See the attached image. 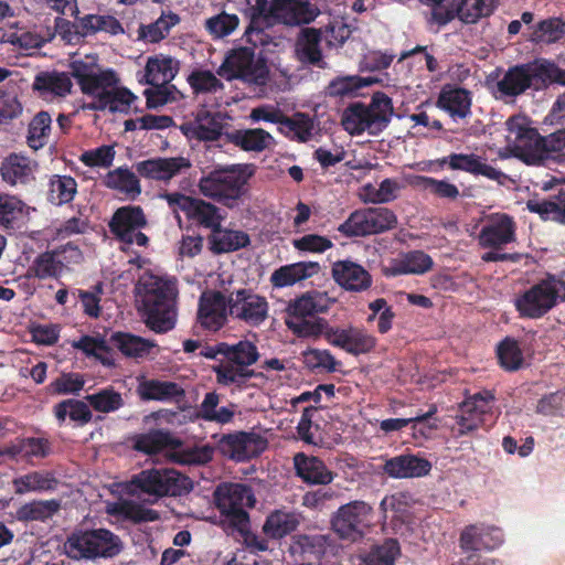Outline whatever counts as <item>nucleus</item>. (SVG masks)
Returning a JSON list of instances; mask_svg holds the SVG:
<instances>
[{
    "label": "nucleus",
    "mask_w": 565,
    "mask_h": 565,
    "mask_svg": "<svg viewBox=\"0 0 565 565\" xmlns=\"http://www.w3.org/2000/svg\"><path fill=\"white\" fill-rule=\"evenodd\" d=\"M206 239L209 249L214 255L233 253L250 244V237L246 232L223 227L222 223L207 235Z\"/></svg>",
    "instance_id": "c756f323"
},
{
    "label": "nucleus",
    "mask_w": 565,
    "mask_h": 565,
    "mask_svg": "<svg viewBox=\"0 0 565 565\" xmlns=\"http://www.w3.org/2000/svg\"><path fill=\"white\" fill-rule=\"evenodd\" d=\"M64 271L63 260L57 258L54 249L40 253L26 270L28 278L57 279Z\"/></svg>",
    "instance_id": "79ce46f5"
},
{
    "label": "nucleus",
    "mask_w": 565,
    "mask_h": 565,
    "mask_svg": "<svg viewBox=\"0 0 565 565\" xmlns=\"http://www.w3.org/2000/svg\"><path fill=\"white\" fill-rule=\"evenodd\" d=\"M185 216L189 221L194 222L199 226L209 228L211 232L224 220L220 207L198 198L192 199L185 212Z\"/></svg>",
    "instance_id": "ea45409f"
},
{
    "label": "nucleus",
    "mask_w": 565,
    "mask_h": 565,
    "mask_svg": "<svg viewBox=\"0 0 565 565\" xmlns=\"http://www.w3.org/2000/svg\"><path fill=\"white\" fill-rule=\"evenodd\" d=\"M396 225L397 216L388 207H367L352 212L338 231L345 237H358L384 233Z\"/></svg>",
    "instance_id": "9b49d317"
},
{
    "label": "nucleus",
    "mask_w": 565,
    "mask_h": 565,
    "mask_svg": "<svg viewBox=\"0 0 565 565\" xmlns=\"http://www.w3.org/2000/svg\"><path fill=\"white\" fill-rule=\"evenodd\" d=\"M146 316L147 327L156 333H166L175 326L178 288L175 280L145 274L136 287Z\"/></svg>",
    "instance_id": "f257e3e1"
},
{
    "label": "nucleus",
    "mask_w": 565,
    "mask_h": 565,
    "mask_svg": "<svg viewBox=\"0 0 565 565\" xmlns=\"http://www.w3.org/2000/svg\"><path fill=\"white\" fill-rule=\"evenodd\" d=\"M285 323L298 338H318L323 335L328 342V333L332 332V326L324 318H316L315 320L286 318Z\"/></svg>",
    "instance_id": "5fc2aeb1"
},
{
    "label": "nucleus",
    "mask_w": 565,
    "mask_h": 565,
    "mask_svg": "<svg viewBox=\"0 0 565 565\" xmlns=\"http://www.w3.org/2000/svg\"><path fill=\"white\" fill-rule=\"evenodd\" d=\"M498 0H460L456 8L457 17L466 24L477 23L490 17L497 8Z\"/></svg>",
    "instance_id": "13d9d810"
},
{
    "label": "nucleus",
    "mask_w": 565,
    "mask_h": 565,
    "mask_svg": "<svg viewBox=\"0 0 565 565\" xmlns=\"http://www.w3.org/2000/svg\"><path fill=\"white\" fill-rule=\"evenodd\" d=\"M497 356L500 366L508 372L518 371L524 364L523 352L519 342L510 337L504 338L498 344Z\"/></svg>",
    "instance_id": "0e129e2a"
},
{
    "label": "nucleus",
    "mask_w": 565,
    "mask_h": 565,
    "mask_svg": "<svg viewBox=\"0 0 565 565\" xmlns=\"http://www.w3.org/2000/svg\"><path fill=\"white\" fill-rule=\"evenodd\" d=\"M294 466L296 475L307 484L327 486L337 476L322 459L305 452H298L294 456Z\"/></svg>",
    "instance_id": "393cba45"
},
{
    "label": "nucleus",
    "mask_w": 565,
    "mask_h": 565,
    "mask_svg": "<svg viewBox=\"0 0 565 565\" xmlns=\"http://www.w3.org/2000/svg\"><path fill=\"white\" fill-rule=\"evenodd\" d=\"M179 65L170 56H150L145 67V74L139 79L141 84L156 85L169 84L178 74Z\"/></svg>",
    "instance_id": "f704fd0d"
},
{
    "label": "nucleus",
    "mask_w": 565,
    "mask_h": 565,
    "mask_svg": "<svg viewBox=\"0 0 565 565\" xmlns=\"http://www.w3.org/2000/svg\"><path fill=\"white\" fill-rule=\"evenodd\" d=\"M87 403L99 413H113L124 406V399L119 392L111 386L105 387L97 393L85 397Z\"/></svg>",
    "instance_id": "774afa93"
},
{
    "label": "nucleus",
    "mask_w": 565,
    "mask_h": 565,
    "mask_svg": "<svg viewBox=\"0 0 565 565\" xmlns=\"http://www.w3.org/2000/svg\"><path fill=\"white\" fill-rule=\"evenodd\" d=\"M379 81L375 77L359 75L337 76L327 85L324 94L331 98H352L361 88L371 86Z\"/></svg>",
    "instance_id": "4c0bfd02"
},
{
    "label": "nucleus",
    "mask_w": 565,
    "mask_h": 565,
    "mask_svg": "<svg viewBox=\"0 0 565 565\" xmlns=\"http://www.w3.org/2000/svg\"><path fill=\"white\" fill-rule=\"evenodd\" d=\"M138 394L142 401L171 402L185 396L181 385L171 381L145 380L138 385Z\"/></svg>",
    "instance_id": "72a5a7b5"
},
{
    "label": "nucleus",
    "mask_w": 565,
    "mask_h": 565,
    "mask_svg": "<svg viewBox=\"0 0 565 565\" xmlns=\"http://www.w3.org/2000/svg\"><path fill=\"white\" fill-rule=\"evenodd\" d=\"M179 21L180 18L174 13L162 14L148 25L141 24L138 30V39L149 43H158L170 33L171 28Z\"/></svg>",
    "instance_id": "680f3d73"
},
{
    "label": "nucleus",
    "mask_w": 565,
    "mask_h": 565,
    "mask_svg": "<svg viewBox=\"0 0 565 565\" xmlns=\"http://www.w3.org/2000/svg\"><path fill=\"white\" fill-rule=\"evenodd\" d=\"M439 167L447 166L454 171H463L475 177H484L489 180L503 184L508 179L507 174L500 169L489 164L487 159L476 153H456L437 159Z\"/></svg>",
    "instance_id": "dca6fc26"
},
{
    "label": "nucleus",
    "mask_w": 565,
    "mask_h": 565,
    "mask_svg": "<svg viewBox=\"0 0 565 565\" xmlns=\"http://www.w3.org/2000/svg\"><path fill=\"white\" fill-rule=\"evenodd\" d=\"M138 99V97L127 87L124 86H111V89L100 96L97 100H92L84 105V109L104 111L109 110L110 113L129 114L131 105Z\"/></svg>",
    "instance_id": "7c9ffc66"
},
{
    "label": "nucleus",
    "mask_w": 565,
    "mask_h": 565,
    "mask_svg": "<svg viewBox=\"0 0 565 565\" xmlns=\"http://www.w3.org/2000/svg\"><path fill=\"white\" fill-rule=\"evenodd\" d=\"M545 139L535 130L521 146L513 147V154L527 166H544L546 162Z\"/></svg>",
    "instance_id": "49530a36"
},
{
    "label": "nucleus",
    "mask_w": 565,
    "mask_h": 565,
    "mask_svg": "<svg viewBox=\"0 0 565 565\" xmlns=\"http://www.w3.org/2000/svg\"><path fill=\"white\" fill-rule=\"evenodd\" d=\"M274 12H278L277 22L286 25L308 24L320 13L308 0H274Z\"/></svg>",
    "instance_id": "bb28decb"
},
{
    "label": "nucleus",
    "mask_w": 565,
    "mask_h": 565,
    "mask_svg": "<svg viewBox=\"0 0 565 565\" xmlns=\"http://www.w3.org/2000/svg\"><path fill=\"white\" fill-rule=\"evenodd\" d=\"M332 278L345 290L361 292L372 286L371 274L352 260H338L332 265Z\"/></svg>",
    "instance_id": "5701e85b"
},
{
    "label": "nucleus",
    "mask_w": 565,
    "mask_h": 565,
    "mask_svg": "<svg viewBox=\"0 0 565 565\" xmlns=\"http://www.w3.org/2000/svg\"><path fill=\"white\" fill-rule=\"evenodd\" d=\"M502 542V531L483 523L467 525L459 537V546L465 552L491 551L499 547Z\"/></svg>",
    "instance_id": "412c9836"
},
{
    "label": "nucleus",
    "mask_w": 565,
    "mask_h": 565,
    "mask_svg": "<svg viewBox=\"0 0 565 565\" xmlns=\"http://www.w3.org/2000/svg\"><path fill=\"white\" fill-rule=\"evenodd\" d=\"M436 413H437V406L435 404H433V405H430L427 413L417 415L412 418H387V419H384L381 422L380 428L385 433H391V431L401 430L402 428L408 426L411 423H414V425H413L414 433L415 434L419 433L422 436L427 437L428 434L433 429L437 428V425L436 424L429 425L427 427V431H425L422 427H419V425L427 422Z\"/></svg>",
    "instance_id": "e2e57ef3"
},
{
    "label": "nucleus",
    "mask_w": 565,
    "mask_h": 565,
    "mask_svg": "<svg viewBox=\"0 0 565 565\" xmlns=\"http://www.w3.org/2000/svg\"><path fill=\"white\" fill-rule=\"evenodd\" d=\"M471 92L450 84L441 87L436 100V107L447 113L454 120L469 117L471 115Z\"/></svg>",
    "instance_id": "4be33fe9"
},
{
    "label": "nucleus",
    "mask_w": 565,
    "mask_h": 565,
    "mask_svg": "<svg viewBox=\"0 0 565 565\" xmlns=\"http://www.w3.org/2000/svg\"><path fill=\"white\" fill-rule=\"evenodd\" d=\"M401 555V545L396 539H385L373 544L361 557V565H395Z\"/></svg>",
    "instance_id": "de8ad7c7"
},
{
    "label": "nucleus",
    "mask_w": 565,
    "mask_h": 565,
    "mask_svg": "<svg viewBox=\"0 0 565 565\" xmlns=\"http://www.w3.org/2000/svg\"><path fill=\"white\" fill-rule=\"evenodd\" d=\"M148 224L143 210L139 205H125L116 210L108 224L111 234L120 241H131L130 234Z\"/></svg>",
    "instance_id": "b1692460"
},
{
    "label": "nucleus",
    "mask_w": 565,
    "mask_h": 565,
    "mask_svg": "<svg viewBox=\"0 0 565 565\" xmlns=\"http://www.w3.org/2000/svg\"><path fill=\"white\" fill-rule=\"evenodd\" d=\"M260 358L255 343L239 340L237 343L225 345V359L212 366L217 384L222 386H244L248 380L260 374L250 369Z\"/></svg>",
    "instance_id": "423d86ee"
},
{
    "label": "nucleus",
    "mask_w": 565,
    "mask_h": 565,
    "mask_svg": "<svg viewBox=\"0 0 565 565\" xmlns=\"http://www.w3.org/2000/svg\"><path fill=\"white\" fill-rule=\"evenodd\" d=\"M65 548L74 558L94 559L114 557L122 548L120 539L106 529L78 530L73 532L65 543Z\"/></svg>",
    "instance_id": "1a4fd4ad"
},
{
    "label": "nucleus",
    "mask_w": 565,
    "mask_h": 565,
    "mask_svg": "<svg viewBox=\"0 0 565 565\" xmlns=\"http://www.w3.org/2000/svg\"><path fill=\"white\" fill-rule=\"evenodd\" d=\"M53 413L60 425L66 420L67 416L78 426L88 424L93 418L89 406L85 402L74 398L64 399L57 403L53 407Z\"/></svg>",
    "instance_id": "3c124183"
},
{
    "label": "nucleus",
    "mask_w": 565,
    "mask_h": 565,
    "mask_svg": "<svg viewBox=\"0 0 565 565\" xmlns=\"http://www.w3.org/2000/svg\"><path fill=\"white\" fill-rule=\"evenodd\" d=\"M230 315L228 296L221 291L203 292L199 298L196 322L203 330L216 332L221 330Z\"/></svg>",
    "instance_id": "f3484780"
},
{
    "label": "nucleus",
    "mask_w": 565,
    "mask_h": 565,
    "mask_svg": "<svg viewBox=\"0 0 565 565\" xmlns=\"http://www.w3.org/2000/svg\"><path fill=\"white\" fill-rule=\"evenodd\" d=\"M228 305L230 316L248 327L257 328L268 318L269 303L266 297L250 288H239L231 291Z\"/></svg>",
    "instance_id": "ddd939ff"
},
{
    "label": "nucleus",
    "mask_w": 565,
    "mask_h": 565,
    "mask_svg": "<svg viewBox=\"0 0 565 565\" xmlns=\"http://www.w3.org/2000/svg\"><path fill=\"white\" fill-rule=\"evenodd\" d=\"M217 74L228 82L239 79L247 84L265 86L269 81L270 71L266 57H255L253 47L239 46L227 53Z\"/></svg>",
    "instance_id": "6e6552de"
},
{
    "label": "nucleus",
    "mask_w": 565,
    "mask_h": 565,
    "mask_svg": "<svg viewBox=\"0 0 565 565\" xmlns=\"http://www.w3.org/2000/svg\"><path fill=\"white\" fill-rule=\"evenodd\" d=\"M191 167V161L184 157H158L135 164L136 171L140 177L166 183Z\"/></svg>",
    "instance_id": "aec40b11"
},
{
    "label": "nucleus",
    "mask_w": 565,
    "mask_h": 565,
    "mask_svg": "<svg viewBox=\"0 0 565 565\" xmlns=\"http://www.w3.org/2000/svg\"><path fill=\"white\" fill-rule=\"evenodd\" d=\"M326 297L317 291L307 292L290 301L287 307V318L301 319L326 312Z\"/></svg>",
    "instance_id": "37998d69"
},
{
    "label": "nucleus",
    "mask_w": 565,
    "mask_h": 565,
    "mask_svg": "<svg viewBox=\"0 0 565 565\" xmlns=\"http://www.w3.org/2000/svg\"><path fill=\"white\" fill-rule=\"evenodd\" d=\"M322 32L316 28H305L298 34L295 44L296 56L302 64L324 68L327 63L323 61L321 50Z\"/></svg>",
    "instance_id": "c85d7f7f"
},
{
    "label": "nucleus",
    "mask_w": 565,
    "mask_h": 565,
    "mask_svg": "<svg viewBox=\"0 0 565 565\" xmlns=\"http://www.w3.org/2000/svg\"><path fill=\"white\" fill-rule=\"evenodd\" d=\"M183 441L169 430L151 429L148 433L136 435L134 449L146 454L157 455L167 450L171 461L179 465H206L212 461L215 448L209 444L182 448Z\"/></svg>",
    "instance_id": "f03ea898"
},
{
    "label": "nucleus",
    "mask_w": 565,
    "mask_h": 565,
    "mask_svg": "<svg viewBox=\"0 0 565 565\" xmlns=\"http://www.w3.org/2000/svg\"><path fill=\"white\" fill-rule=\"evenodd\" d=\"M279 129L291 139L307 142L312 136L313 122L308 115L297 113L292 117L281 116Z\"/></svg>",
    "instance_id": "052dcab7"
},
{
    "label": "nucleus",
    "mask_w": 565,
    "mask_h": 565,
    "mask_svg": "<svg viewBox=\"0 0 565 565\" xmlns=\"http://www.w3.org/2000/svg\"><path fill=\"white\" fill-rule=\"evenodd\" d=\"M565 35V22L559 18L542 20L530 35V41L536 44H551Z\"/></svg>",
    "instance_id": "338daca9"
},
{
    "label": "nucleus",
    "mask_w": 565,
    "mask_h": 565,
    "mask_svg": "<svg viewBox=\"0 0 565 565\" xmlns=\"http://www.w3.org/2000/svg\"><path fill=\"white\" fill-rule=\"evenodd\" d=\"M430 470L429 460L412 454L390 458L383 466V472L395 479L420 478L427 476Z\"/></svg>",
    "instance_id": "a878e982"
},
{
    "label": "nucleus",
    "mask_w": 565,
    "mask_h": 565,
    "mask_svg": "<svg viewBox=\"0 0 565 565\" xmlns=\"http://www.w3.org/2000/svg\"><path fill=\"white\" fill-rule=\"evenodd\" d=\"M556 74V63L546 58L515 64L497 82L494 93L499 94L500 98H515L527 89L539 92L553 84Z\"/></svg>",
    "instance_id": "20e7f679"
},
{
    "label": "nucleus",
    "mask_w": 565,
    "mask_h": 565,
    "mask_svg": "<svg viewBox=\"0 0 565 565\" xmlns=\"http://www.w3.org/2000/svg\"><path fill=\"white\" fill-rule=\"evenodd\" d=\"M77 193V182L71 175L53 174L49 181L47 201L61 206L73 201Z\"/></svg>",
    "instance_id": "603ef678"
},
{
    "label": "nucleus",
    "mask_w": 565,
    "mask_h": 565,
    "mask_svg": "<svg viewBox=\"0 0 565 565\" xmlns=\"http://www.w3.org/2000/svg\"><path fill=\"white\" fill-rule=\"evenodd\" d=\"M36 162L29 157L12 152L3 158L0 164V175L10 185H25L35 180Z\"/></svg>",
    "instance_id": "cd10ccee"
},
{
    "label": "nucleus",
    "mask_w": 565,
    "mask_h": 565,
    "mask_svg": "<svg viewBox=\"0 0 565 565\" xmlns=\"http://www.w3.org/2000/svg\"><path fill=\"white\" fill-rule=\"evenodd\" d=\"M321 270L318 262H298L277 268L270 276V284L275 288L292 286L311 278Z\"/></svg>",
    "instance_id": "2f4dec72"
},
{
    "label": "nucleus",
    "mask_w": 565,
    "mask_h": 565,
    "mask_svg": "<svg viewBox=\"0 0 565 565\" xmlns=\"http://www.w3.org/2000/svg\"><path fill=\"white\" fill-rule=\"evenodd\" d=\"M119 81L118 74L113 68H100L79 88L84 95L92 97V100H97L102 95L107 94L111 86H116Z\"/></svg>",
    "instance_id": "6e6d98bb"
},
{
    "label": "nucleus",
    "mask_w": 565,
    "mask_h": 565,
    "mask_svg": "<svg viewBox=\"0 0 565 565\" xmlns=\"http://www.w3.org/2000/svg\"><path fill=\"white\" fill-rule=\"evenodd\" d=\"M515 231L516 223L511 215L492 213L479 233V244L484 248H499L515 242Z\"/></svg>",
    "instance_id": "6ab92c4d"
},
{
    "label": "nucleus",
    "mask_w": 565,
    "mask_h": 565,
    "mask_svg": "<svg viewBox=\"0 0 565 565\" xmlns=\"http://www.w3.org/2000/svg\"><path fill=\"white\" fill-rule=\"evenodd\" d=\"M214 500L225 522L235 531L245 534L249 531V514L245 508L256 503L253 490L244 483H222L214 492Z\"/></svg>",
    "instance_id": "0eeeda50"
},
{
    "label": "nucleus",
    "mask_w": 565,
    "mask_h": 565,
    "mask_svg": "<svg viewBox=\"0 0 565 565\" xmlns=\"http://www.w3.org/2000/svg\"><path fill=\"white\" fill-rule=\"evenodd\" d=\"M393 115L392 98L379 90L372 94L369 105L351 103L342 113L341 125L351 136H360L365 131L379 136L388 127Z\"/></svg>",
    "instance_id": "7ed1b4c3"
},
{
    "label": "nucleus",
    "mask_w": 565,
    "mask_h": 565,
    "mask_svg": "<svg viewBox=\"0 0 565 565\" xmlns=\"http://www.w3.org/2000/svg\"><path fill=\"white\" fill-rule=\"evenodd\" d=\"M216 448L224 457L244 462L258 457L267 448V440L253 431H235L223 435Z\"/></svg>",
    "instance_id": "2eb2a0df"
},
{
    "label": "nucleus",
    "mask_w": 565,
    "mask_h": 565,
    "mask_svg": "<svg viewBox=\"0 0 565 565\" xmlns=\"http://www.w3.org/2000/svg\"><path fill=\"white\" fill-rule=\"evenodd\" d=\"M109 343L122 355L131 359H143L156 347L154 342L128 332H114Z\"/></svg>",
    "instance_id": "c9c22d12"
},
{
    "label": "nucleus",
    "mask_w": 565,
    "mask_h": 565,
    "mask_svg": "<svg viewBox=\"0 0 565 565\" xmlns=\"http://www.w3.org/2000/svg\"><path fill=\"white\" fill-rule=\"evenodd\" d=\"M373 509L364 501L341 505L331 520L333 531L344 540L356 542L372 524Z\"/></svg>",
    "instance_id": "f8f14e48"
},
{
    "label": "nucleus",
    "mask_w": 565,
    "mask_h": 565,
    "mask_svg": "<svg viewBox=\"0 0 565 565\" xmlns=\"http://www.w3.org/2000/svg\"><path fill=\"white\" fill-rule=\"evenodd\" d=\"M61 509V501L33 500L22 504L15 512V516L21 522H45L55 515Z\"/></svg>",
    "instance_id": "c03bdc74"
},
{
    "label": "nucleus",
    "mask_w": 565,
    "mask_h": 565,
    "mask_svg": "<svg viewBox=\"0 0 565 565\" xmlns=\"http://www.w3.org/2000/svg\"><path fill=\"white\" fill-rule=\"evenodd\" d=\"M82 36L94 35L98 32H106L110 35L125 33V30L113 15L86 14L79 18Z\"/></svg>",
    "instance_id": "8fccbe9b"
},
{
    "label": "nucleus",
    "mask_w": 565,
    "mask_h": 565,
    "mask_svg": "<svg viewBox=\"0 0 565 565\" xmlns=\"http://www.w3.org/2000/svg\"><path fill=\"white\" fill-rule=\"evenodd\" d=\"M376 342V338L364 328L353 326L347 328L332 327V332L328 333L329 344L354 356L372 352Z\"/></svg>",
    "instance_id": "a211bd4d"
},
{
    "label": "nucleus",
    "mask_w": 565,
    "mask_h": 565,
    "mask_svg": "<svg viewBox=\"0 0 565 565\" xmlns=\"http://www.w3.org/2000/svg\"><path fill=\"white\" fill-rule=\"evenodd\" d=\"M327 545L324 535H299L291 548L299 555L301 564L318 565L326 554Z\"/></svg>",
    "instance_id": "a19ab883"
},
{
    "label": "nucleus",
    "mask_w": 565,
    "mask_h": 565,
    "mask_svg": "<svg viewBox=\"0 0 565 565\" xmlns=\"http://www.w3.org/2000/svg\"><path fill=\"white\" fill-rule=\"evenodd\" d=\"M52 119L47 111L38 113L29 124L26 143L33 150L43 148L49 140Z\"/></svg>",
    "instance_id": "69168bd1"
},
{
    "label": "nucleus",
    "mask_w": 565,
    "mask_h": 565,
    "mask_svg": "<svg viewBox=\"0 0 565 565\" xmlns=\"http://www.w3.org/2000/svg\"><path fill=\"white\" fill-rule=\"evenodd\" d=\"M13 484L17 493L51 491L56 489L58 480L52 472L33 471L14 479Z\"/></svg>",
    "instance_id": "4d7b16f0"
},
{
    "label": "nucleus",
    "mask_w": 565,
    "mask_h": 565,
    "mask_svg": "<svg viewBox=\"0 0 565 565\" xmlns=\"http://www.w3.org/2000/svg\"><path fill=\"white\" fill-rule=\"evenodd\" d=\"M192 137L200 141H216L222 136L223 125L221 122V116L218 113H211L207 109H201L198 111L194 122L190 128Z\"/></svg>",
    "instance_id": "58836bf2"
},
{
    "label": "nucleus",
    "mask_w": 565,
    "mask_h": 565,
    "mask_svg": "<svg viewBox=\"0 0 565 565\" xmlns=\"http://www.w3.org/2000/svg\"><path fill=\"white\" fill-rule=\"evenodd\" d=\"M513 305L519 318L537 320L546 316L556 305V292L544 278L515 295Z\"/></svg>",
    "instance_id": "4468645a"
},
{
    "label": "nucleus",
    "mask_w": 565,
    "mask_h": 565,
    "mask_svg": "<svg viewBox=\"0 0 565 565\" xmlns=\"http://www.w3.org/2000/svg\"><path fill=\"white\" fill-rule=\"evenodd\" d=\"M434 266L433 258L424 250H411L402 255L392 267L387 269V275H423L429 271Z\"/></svg>",
    "instance_id": "e433bc0d"
},
{
    "label": "nucleus",
    "mask_w": 565,
    "mask_h": 565,
    "mask_svg": "<svg viewBox=\"0 0 565 565\" xmlns=\"http://www.w3.org/2000/svg\"><path fill=\"white\" fill-rule=\"evenodd\" d=\"M140 492L162 497H181L193 489L192 480L175 469L151 468L141 470L131 480Z\"/></svg>",
    "instance_id": "9d476101"
},
{
    "label": "nucleus",
    "mask_w": 565,
    "mask_h": 565,
    "mask_svg": "<svg viewBox=\"0 0 565 565\" xmlns=\"http://www.w3.org/2000/svg\"><path fill=\"white\" fill-rule=\"evenodd\" d=\"M224 138L247 152H262L274 142L273 136L263 128L226 131Z\"/></svg>",
    "instance_id": "473e14b6"
},
{
    "label": "nucleus",
    "mask_w": 565,
    "mask_h": 565,
    "mask_svg": "<svg viewBox=\"0 0 565 565\" xmlns=\"http://www.w3.org/2000/svg\"><path fill=\"white\" fill-rule=\"evenodd\" d=\"M253 175L247 164H231L214 169L199 181L200 192L227 207H234L247 192V182Z\"/></svg>",
    "instance_id": "39448f33"
},
{
    "label": "nucleus",
    "mask_w": 565,
    "mask_h": 565,
    "mask_svg": "<svg viewBox=\"0 0 565 565\" xmlns=\"http://www.w3.org/2000/svg\"><path fill=\"white\" fill-rule=\"evenodd\" d=\"M557 200L558 202L530 199L526 202V209L531 213L539 214L542 221L565 224V191L559 192Z\"/></svg>",
    "instance_id": "864d4df0"
},
{
    "label": "nucleus",
    "mask_w": 565,
    "mask_h": 565,
    "mask_svg": "<svg viewBox=\"0 0 565 565\" xmlns=\"http://www.w3.org/2000/svg\"><path fill=\"white\" fill-rule=\"evenodd\" d=\"M278 12H274V0H256L255 6L250 8V22L245 31L246 36L253 33L262 34L265 26L277 22Z\"/></svg>",
    "instance_id": "bf43d9fd"
},
{
    "label": "nucleus",
    "mask_w": 565,
    "mask_h": 565,
    "mask_svg": "<svg viewBox=\"0 0 565 565\" xmlns=\"http://www.w3.org/2000/svg\"><path fill=\"white\" fill-rule=\"evenodd\" d=\"M104 184L131 198H136L141 193L138 177L127 167L109 171L104 179Z\"/></svg>",
    "instance_id": "09e8293b"
},
{
    "label": "nucleus",
    "mask_w": 565,
    "mask_h": 565,
    "mask_svg": "<svg viewBox=\"0 0 565 565\" xmlns=\"http://www.w3.org/2000/svg\"><path fill=\"white\" fill-rule=\"evenodd\" d=\"M298 525L299 521L294 513L275 510L266 518L263 533L268 539L279 540L292 533Z\"/></svg>",
    "instance_id": "a18cd8bd"
}]
</instances>
